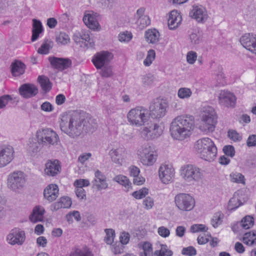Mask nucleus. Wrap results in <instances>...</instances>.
Wrapping results in <instances>:
<instances>
[{
	"mask_svg": "<svg viewBox=\"0 0 256 256\" xmlns=\"http://www.w3.org/2000/svg\"><path fill=\"white\" fill-rule=\"evenodd\" d=\"M194 127V120L192 116H180L172 120L170 132L172 138L182 140L190 136Z\"/></svg>",
	"mask_w": 256,
	"mask_h": 256,
	"instance_id": "f257e3e1",
	"label": "nucleus"
},
{
	"mask_svg": "<svg viewBox=\"0 0 256 256\" xmlns=\"http://www.w3.org/2000/svg\"><path fill=\"white\" fill-rule=\"evenodd\" d=\"M82 117L78 114L62 116L60 128L62 132L74 138L82 132Z\"/></svg>",
	"mask_w": 256,
	"mask_h": 256,
	"instance_id": "f03ea898",
	"label": "nucleus"
},
{
	"mask_svg": "<svg viewBox=\"0 0 256 256\" xmlns=\"http://www.w3.org/2000/svg\"><path fill=\"white\" fill-rule=\"evenodd\" d=\"M194 148L200 158L205 160L213 161L216 156L217 148L210 138H204L198 140L194 145Z\"/></svg>",
	"mask_w": 256,
	"mask_h": 256,
	"instance_id": "7ed1b4c3",
	"label": "nucleus"
},
{
	"mask_svg": "<svg viewBox=\"0 0 256 256\" xmlns=\"http://www.w3.org/2000/svg\"><path fill=\"white\" fill-rule=\"evenodd\" d=\"M138 155L140 162L146 166H152L158 156L154 147L148 142H145L140 146Z\"/></svg>",
	"mask_w": 256,
	"mask_h": 256,
	"instance_id": "20e7f679",
	"label": "nucleus"
},
{
	"mask_svg": "<svg viewBox=\"0 0 256 256\" xmlns=\"http://www.w3.org/2000/svg\"><path fill=\"white\" fill-rule=\"evenodd\" d=\"M216 123L217 116L214 109L211 106L204 108L200 129L206 133L212 132L214 131Z\"/></svg>",
	"mask_w": 256,
	"mask_h": 256,
	"instance_id": "39448f33",
	"label": "nucleus"
},
{
	"mask_svg": "<svg viewBox=\"0 0 256 256\" xmlns=\"http://www.w3.org/2000/svg\"><path fill=\"white\" fill-rule=\"evenodd\" d=\"M37 140L42 144V146L50 147L58 144L59 137L56 132L51 128H42L36 132Z\"/></svg>",
	"mask_w": 256,
	"mask_h": 256,
	"instance_id": "423d86ee",
	"label": "nucleus"
},
{
	"mask_svg": "<svg viewBox=\"0 0 256 256\" xmlns=\"http://www.w3.org/2000/svg\"><path fill=\"white\" fill-rule=\"evenodd\" d=\"M127 118L131 124L139 126L144 125L150 116L148 110L140 106L132 109L128 114Z\"/></svg>",
	"mask_w": 256,
	"mask_h": 256,
	"instance_id": "0eeeda50",
	"label": "nucleus"
},
{
	"mask_svg": "<svg viewBox=\"0 0 256 256\" xmlns=\"http://www.w3.org/2000/svg\"><path fill=\"white\" fill-rule=\"evenodd\" d=\"M174 202L176 207L180 211L189 212L195 206L194 198L190 194L180 193L174 196Z\"/></svg>",
	"mask_w": 256,
	"mask_h": 256,
	"instance_id": "6e6552de",
	"label": "nucleus"
},
{
	"mask_svg": "<svg viewBox=\"0 0 256 256\" xmlns=\"http://www.w3.org/2000/svg\"><path fill=\"white\" fill-rule=\"evenodd\" d=\"M180 175L188 182L198 181L202 177V172L198 167L192 164H186L180 168Z\"/></svg>",
	"mask_w": 256,
	"mask_h": 256,
	"instance_id": "1a4fd4ad",
	"label": "nucleus"
},
{
	"mask_svg": "<svg viewBox=\"0 0 256 256\" xmlns=\"http://www.w3.org/2000/svg\"><path fill=\"white\" fill-rule=\"evenodd\" d=\"M168 104L160 99L154 100L150 106V118L153 119H160L164 117L166 112Z\"/></svg>",
	"mask_w": 256,
	"mask_h": 256,
	"instance_id": "9d476101",
	"label": "nucleus"
},
{
	"mask_svg": "<svg viewBox=\"0 0 256 256\" xmlns=\"http://www.w3.org/2000/svg\"><path fill=\"white\" fill-rule=\"evenodd\" d=\"M8 181V188L16 192L24 186L26 182L24 174L22 172H14L9 176Z\"/></svg>",
	"mask_w": 256,
	"mask_h": 256,
	"instance_id": "9b49d317",
	"label": "nucleus"
},
{
	"mask_svg": "<svg viewBox=\"0 0 256 256\" xmlns=\"http://www.w3.org/2000/svg\"><path fill=\"white\" fill-rule=\"evenodd\" d=\"M112 58L113 55L111 52L102 51L94 54L92 61L96 69L98 70L101 69L102 66L108 65Z\"/></svg>",
	"mask_w": 256,
	"mask_h": 256,
	"instance_id": "f8f14e48",
	"label": "nucleus"
},
{
	"mask_svg": "<svg viewBox=\"0 0 256 256\" xmlns=\"http://www.w3.org/2000/svg\"><path fill=\"white\" fill-rule=\"evenodd\" d=\"M25 239L24 232L18 228L12 230L6 238L8 243L12 245H22Z\"/></svg>",
	"mask_w": 256,
	"mask_h": 256,
	"instance_id": "ddd939ff",
	"label": "nucleus"
},
{
	"mask_svg": "<svg viewBox=\"0 0 256 256\" xmlns=\"http://www.w3.org/2000/svg\"><path fill=\"white\" fill-rule=\"evenodd\" d=\"M48 60L52 66L59 71H62L72 66V62L68 58H57L50 56Z\"/></svg>",
	"mask_w": 256,
	"mask_h": 256,
	"instance_id": "4468645a",
	"label": "nucleus"
},
{
	"mask_svg": "<svg viewBox=\"0 0 256 256\" xmlns=\"http://www.w3.org/2000/svg\"><path fill=\"white\" fill-rule=\"evenodd\" d=\"M14 150L12 146H0V168L8 164L14 158Z\"/></svg>",
	"mask_w": 256,
	"mask_h": 256,
	"instance_id": "2eb2a0df",
	"label": "nucleus"
},
{
	"mask_svg": "<svg viewBox=\"0 0 256 256\" xmlns=\"http://www.w3.org/2000/svg\"><path fill=\"white\" fill-rule=\"evenodd\" d=\"M162 132V128L159 125L155 123L148 128L145 127L141 132L142 136L147 140L158 138L160 136Z\"/></svg>",
	"mask_w": 256,
	"mask_h": 256,
	"instance_id": "dca6fc26",
	"label": "nucleus"
},
{
	"mask_svg": "<svg viewBox=\"0 0 256 256\" xmlns=\"http://www.w3.org/2000/svg\"><path fill=\"white\" fill-rule=\"evenodd\" d=\"M158 172L160 178L164 184H168L172 181L174 175V170L172 166L166 164L160 166Z\"/></svg>",
	"mask_w": 256,
	"mask_h": 256,
	"instance_id": "f3484780",
	"label": "nucleus"
},
{
	"mask_svg": "<svg viewBox=\"0 0 256 256\" xmlns=\"http://www.w3.org/2000/svg\"><path fill=\"white\" fill-rule=\"evenodd\" d=\"M236 98L232 92L228 91H222L219 96V102L226 107H234Z\"/></svg>",
	"mask_w": 256,
	"mask_h": 256,
	"instance_id": "a211bd4d",
	"label": "nucleus"
},
{
	"mask_svg": "<svg viewBox=\"0 0 256 256\" xmlns=\"http://www.w3.org/2000/svg\"><path fill=\"white\" fill-rule=\"evenodd\" d=\"M94 179L92 181V185L94 188L98 190L106 189L108 186L106 182V177L100 170H97L94 172Z\"/></svg>",
	"mask_w": 256,
	"mask_h": 256,
	"instance_id": "6ab92c4d",
	"label": "nucleus"
},
{
	"mask_svg": "<svg viewBox=\"0 0 256 256\" xmlns=\"http://www.w3.org/2000/svg\"><path fill=\"white\" fill-rule=\"evenodd\" d=\"M20 94L25 98H32L38 93L37 87L31 84H24L19 88Z\"/></svg>",
	"mask_w": 256,
	"mask_h": 256,
	"instance_id": "aec40b11",
	"label": "nucleus"
},
{
	"mask_svg": "<svg viewBox=\"0 0 256 256\" xmlns=\"http://www.w3.org/2000/svg\"><path fill=\"white\" fill-rule=\"evenodd\" d=\"M190 16L198 22H204L208 18L206 9L202 6H196L190 12Z\"/></svg>",
	"mask_w": 256,
	"mask_h": 256,
	"instance_id": "412c9836",
	"label": "nucleus"
},
{
	"mask_svg": "<svg viewBox=\"0 0 256 256\" xmlns=\"http://www.w3.org/2000/svg\"><path fill=\"white\" fill-rule=\"evenodd\" d=\"M240 42L244 48L251 52L252 48H254L256 44V34H246L240 38Z\"/></svg>",
	"mask_w": 256,
	"mask_h": 256,
	"instance_id": "4be33fe9",
	"label": "nucleus"
},
{
	"mask_svg": "<svg viewBox=\"0 0 256 256\" xmlns=\"http://www.w3.org/2000/svg\"><path fill=\"white\" fill-rule=\"evenodd\" d=\"M61 170L59 161L57 160H49L46 164L44 172L49 176H55L60 172Z\"/></svg>",
	"mask_w": 256,
	"mask_h": 256,
	"instance_id": "5701e85b",
	"label": "nucleus"
},
{
	"mask_svg": "<svg viewBox=\"0 0 256 256\" xmlns=\"http://www.w3.org/2000/svg\"><path fill=\"white\" fill-rule=\"evenodd\" d=\"M58 188L56 184H50L44 190V196L49 202L54 200L58 195Z\"/></svg>",
	"mask_w": 256,
	"mask_h": 256,
	"instance_id": "b1692460",
	"label": "nucleus"
},
{
	"mask_svg": "<svg viewBox=\"0 0 256 256\" xmlns=\"http://www.w3.org/2000/svg\"><path fill=\"white\" fill-rule=\"evenodd\" d=\"M82 132H88L95 131L98 127L96 120L91 117L82 118Z\"/></svg>",
	"mask_w": 256,
	"mask_h": 256,
	"instance_id": "393cba45",
	"label": "nucleus"
},
{
	"mask_svg": "<svg viewBox=\"0 0 256 256\" xmlns=\"http://www.w3.org/2000/svg\"><path fill=\"white\" fill-rule=\"evenodd\" d=\"M182 18L180 13L176 10L172 11L169 15L168 24L170 30H174L180 24Z\"/></svg>",
	"mask_w": 256,
	"mask_h": 256,
	"instance_id": "a878e982",
	"label": "nucleus"
},
{
	"mask_svg": "<svg viewBox=\"0 0 256 256\" xmlns=\"http://www.w3.org/2000/svg\"><path fill=\"white\" fill-rule=\"evenodd\" d=\"M125 150L122 147H119L116 148H112L108 152L112 160L118 164H122Z\"/></svg>",
	"mask_w": 256,
	"mask_h": 256,
	"instance_id": "bb28decb",
	"label": "nucleus"
},
{
	"mask_svg": "<svg viewBox=\"0 0 256 256\" xmlns=\"http://www.w3.org/2000/svg\"><path fill=\"white\" fill-rule=\"evenodd\" d=\"M44 209L40 206L34 208L32 214L29 216L30 220L34 223L42 221L43 220Z\"/></svg>",
	"mask_w": 256,
	"mask_h": 256,
	"instance_id": "cd10ccee",
	"label": "nucleus"
},
{
	"mask_svg": "<svg viewBox=\"0 0 256 256\" xmlns=\"http://www.w3.org/2000/svg\"><path fill=\"white\" fill-rule=\"evenodd\" d=\"M43 30V26L41 22L36 19H33L31 40L32 42L36 41L39 37L40 34H41Z\"/></svg>",
	"mask_w": 256,
	"mask_h": 256,
	"instance_id": "c85d7f7f",
	"label": "nucleus"
},
{
	"mask_svg": "<svg viewBox=\"0 0 256 256\" xmlns=\"http://www.w3.org/2000/svg\"><path fill=\"white\" fill-rule=\"evenodd\" d=\"M11 72L12 75L14 76H18L22 74L25 71V64L18 60H16L11 65Z\"/></svg>",
	"mask_w": 256,
	"mask_h": 256,
	"instance_id": "c756f323",
	"label": "nucleus"
},
{
	"mask_svg": "<svg viewBox=\"0 0 256 256\" xmlns=\"http://www.w3.org/2000/svg\"><path fill=\"white\" fill-rule=\"evenodd\" d=\"M71 199L68 196H62L59 200L54 204V209L57 210L62 208H69L72 205Z\"/></svg>",
	"mask_w": 256,
	"mask_h": 256,
	"instance_id": "7c9ffc66",
	"label": "nucleus"
},
{
	"mask_svg": "<svg viewBox=\"0 0 256 256\" xmlns=\"http://www.w3.org/2000/svg\"><path fill=\"white\" fill-rule=\"evenodd\" d=\"M145 37L149 43L156 44L159 40L160 33L156 29L148 30L146 32Z\"/></svg>",
	"mask_w": 256,
	"mask_h": 256,
	"instance_id": "2f4dec72",
	"label": "nucleus"
},
{
	"mask_svg": "<svg viewBox=\"0 0 256 256\" xmlns=\"http://www.w3.org/2000/svg\"><path fill=\"white\" fill-rule=\"evenodd\" d=\"M38 80L42 89L45 92H48L51 90L52 83L48 77L44 76H40Z\"/></svg>",
	"mask_w": 256,
	"mask_h": 256,
	"instance_id": "473e14b6",
	"label": "nucleus"
},
{
	"mask_svg": "<svg viewBox=\"0 0 256 256\" xmlns=\"http://www.w3.org/2000/svg\"><path fill=\"white\" fill-rule=\"evenodd\" d=\"M83 21L84 23L91 29L96 28L98 22L96 18L90 14L84 15L83 18Z\"/></svg>",
	"mask_w": 256,
	"mask_h": 256,
	"instance_id": "72a5a7b5",
	"label": "nucleus"
},
{
	"mask_svg": "<svg viewBox=\"0 0 256 256\" xmlns=\"http://www.w3.org/2000/svg\"><path fill=\"white\" fill-rule=\"evenodd\" d=\"M224 215L220 212H216L211 220V224L214 228L218 227L222 222Z\"/></svg>",
	"mask_w": 256,
	"mask_h": 256,
	"instance_id": "f704fd0d",
	"label": "nucleus"
},
{
	"mask_svg": "<svg viewBox=\"0 0 256 256\" xmlns=\"http://www.w3.org/2000/svg\"><path fill=\"white\" fill-rule=\"evenodd\" d=\"M161 248L160 250H156L154 252V256H172L173 252L168 249L166 244L160 245Z\"/></svg>",
	"mask_w": 256,
	"mask_h": 256,
	"instance_id": "c9c22d12",
	"label": "nucleus"
},
{
	"mask_svg": "<svg viewBox=\"0 0 256 256\" xmlns=\"http://www.w3.org/2000/svg\"><path fill=\"white\" fill-rule=\"evenodd\" d=\"M113 180L128 188H129L132 184L130 180L126 176L121 174L116 176L113 178Z\"/></svg>",
	"mask_w": 256,
	"mask_h": 256,
	"instance_id": "e433bc0d",
	"label": "nucleus"
},
{
	"mask_svg": "<svg viewBox=\"0 0 256 256\" xmlns=\"http://www.w3.org/2000/svg\"><path fill=\"white\" fill-rule=\"evenodd\" d=\"M254 218L250 216H246L240 222V226L245 230L250 228L254 225Z\"/></svg>",
	"mask_w": 256,
	"mask_h": 256,
	"instance_id": "4c0bfd02",
	"label": "nucleus"
},
{
	"mask_svg": "<svg viewBox=\"0 0 256 256\" xmlns=\"http://www.w3.org/2000/svg\"><path fill=\"white\" fill-rule=\"evenodd\" d=\"M192 94L191 90L188 88H181L178 92V96L181 99H188Z\"/></svg>",
	"mask_w": 256,
	"mask_h": 256,
	"instance_id": "58836bf2",
	"label": "nucleus"
},
{
	"mask_svg": "<svg viewBox=\"0 0 256 256\" xmlns=\"http://www.w3.org/2000/svg\"><path fill=\"white\" fill-rule=\"evenodd\" d=\"M150 24V20L148 16H146L138 18L136 21V25L140 29H143Z\"/></svg>",
	"mask_w": 256,
	"mask_h": 256,
	"instance_id": "ea45409f",
	"label": "nucleus"
},
{
	"mask_svg": "<svg viewBox=\"0 0 256 256\" xmlns=\"http://www.w3.org/2000/svg\"><path fill=\"white\" fill-rule=\"evenodd\" d=\"M104 232L106 234V236L104 239V242L108 244H112L115 237L114 230L112 228H106L105 229Z\"/></svg>",
	"mask_w": 256,
	"mask_h": 256,
	"instance_id": "a19ab883",
	"label": "nucleus"
},
{
	"mask_svg": "<svg viewBox=\"0 0 256 256\" xmlns=\"http://www.w3.org/2000/svg\"><path fill=\"white\" fill-rule=\"evenodd\" d=\"M230 178H231V180L234 182L242 184H244L245 183L244 177L240 173L237 172H232L230 174Z\"/></svg>",
	"mask_w": 256,
	"mask_h": 256,
	"instance_id": "79ce46f5",
	"label": "nucleus"
},
{
	"mask_svg": "<svg viewBox=\"0 0 256 256\" xmlns=\"http://www.w3.org/2000/svg\"><path fill=\"white\" fill-rule=\"evenodd\" d=\"M56 42L62 44H68L70 40L68 36L65 32H60L56 36Z\"/></svg>",
	"mask_w": 256,
	"mask_h": 256,
	"instance_id": "37998d69",
	"label": "nucleus"
},
{
	"mask_svg": "<svg viewBox=\"0 0 256 256\" xmlns=\"http://www.w3.org/2000/svg\"><path fill=\"white\" fill-rule=\"evenodd\" d=\"M156 56V53L154 50H150L148 52V54L146 59L144 61V64L145 66H150L152 61L154 60Z\"/></svg>",
	"mask_w": 256,
	"mask_h": 256,
	"instance_id": "c03bdc74",
	"label": "nucleus"
},
{
	"mask_svg": "<svg viewBox=\"0 0 256 256\" xmlns=\"http://www.w3.org/2000/svg\"><path fill=\"white\" fill-rule=\"evenodd\" d=\"M148 194V190L146 188H143L138 190L132 193V196L136 199H141L144 198Z\"/></svg>",
	"mask_w": 256,
	"mask_h": 256,
	"instance_id": "a18cd8bd",
	"label": "nucleus"
},
{
	"mask_svg": "<svg viewBox=\"0 0 256 256\" xmlns=\"http://www.w3.org/2000/svg\"><path fill=\"white\" fill-rule=\"evenodd\" d=\"M242 203L240 200L235 197L231 198L228 204V208L230 210H234L239 207Z\"/></svg>",
	"mask_w": 256,
	"mask_h": 256,
	"instance_id": "49530a36",
	"label": "nucleus"
},
{
	"mask_svg": "<svg viewBox=\"0 0 256 256\" xmlns=\"http://www.w3.org/2000/svg\"><path fill=\"white\" fill-rule=\"evenodd\" d=\"M100 74L102 77L104 78L112 76L113 74L112 66H109V64L102 66L101 68Z\"/></svg>",
	"mask_w": 256,
	"mask_h": 256,
	"instance_id": "de8ad7c7",
	"label": "nucleus"
},
{
	"mask_svg": "<svg viewBox=\"0 0 256 256\" xmlns=\"http://www.w3.org/2000/svg\"><path fill=\"white\" fill-rule=\"evenodd\" d=\"M228 137L234 142H240L242 136L235 130H229L228 132Z\"/></svg>",
	"mask_w": 256,
	"mask_h": 256,
	"instance_id": "09e8293b",
	"label": "nucleus"
},
{
	"mask_svg": "<svg viewBox=\"0 0 256 256\" xmlns=\"http://www.w3.org/2000/svg\"><path fill=\"white\" fill-rule=\"evenodd\" d=\"M44 146H42V144L41 143H40L38 140L36 142H30L29 147H28V150L30 152H32V153H36L38 152H39L41 148L43 147Z\"/></svg>",
	"mask_w": 256,
	"mask_h": 256,
	"instance_id": "8fccbe9b",
	"label": "nucleus"
},
{
	"mask_svg": "<svg viewBox=\"0 0 256 256\" xmlns=\"http://www.w3.org/2000/svg\"><path fill=\"white\" fill-rule=\"evenodd\" d=\"M208 228L202 224H194L191 226L190 232L193 233L200 232H206Z\"/></svg>",
	"mask_w": 256,
	"mask_h": 256,
	"instance_id": "3c124183",
	"label": "nucleus"
},
{
	"mask_svg": "<svg viewBox=\"0 0 256 256\" xmlns=\"http://www.w3.org/2000/svg\"><path fill=\"white\" fill-rule=\"evenodd\" d=\"M51 42L49 41L48 42H45L43 43L40 47L38 48V52L39 54H48L49 52L50 48H51L50 46Z\"/></svg>",
	"mask_w": 256,
	"mask_h": 256,
	"instance_id": "603ef678",
	"label": "nucleus"
},
{
	"mask_svg": "<svg viewBox=\"0 0 256 256\" xmlns=\"http://www.w3.org/2000/svg\"><path fill=\"white\" fill-rule=\"evenodd\" d=\"M182 254L183 255L188 256H194L196 254V250L194 247L190 246L186 248H184L182 250Z\"/></svg>",
	"mask_w": 256,
	"mask_h": 256,
	"instance_id": "864d4df0",
	"label": "nucleus"
},
{
	"mask_svg": "<svg viewBox=\"0 0 256 256\" xmlns=\"http://www.w3.org/2000/svg\"><path fill=\"white\" fill-rule=\"evenodd\" d=\"M190 39L192 44H200L202 40V36L200 33H192L190 35Z\"/></svg>",
	"mask_w": 256,
	"mask_h": 256,
	"instance_id": "5fc2aeb1",
	"label": "nucleus"
},
{
	"mask_svg": "<svg viewBox=\"0 0 256 256\" xmlns=\"http://www.w3.org/2000/svg\"><path fill=\"white\" fill-rule=\"evenodd\" d=\"M70 256H93V254L89 250H76L74 252H71Z\"/></svg>",
	"mask_w": 256,
	"mask_h": 256,
	"instance_id": "6e6d98bb",
	"label": "nucleus"
},
{
	"mask_svg": "<svg viewBox=\"0 0 256 256\" xmlns=\"http://www.w3.org/2000/svg\"><path fill=\"white\" fill-rule=\"evenodd\" d=\"M12 100V96L8 94L0 96V109L4 108L8 104V102Z\"/></svg>",
	"mask_w": 256,
	"mask_h": 256,
	"instance_id": "4d7b16f0",
	"label": "nucleus"
},
{
	"mask_svg": "<svg viewBox=\"0 0 256 256\" xmlns=\"http://www.w3.org/2000/svg\"><path fill=\"white\" fill-rule=\"evenodd\" d=\"M130 238V235L128 232H122L120 236V240L122 244H126L128 243Z\"/></svg>",
	"mask_w": 256,
	"mask_h": 256,
	"instance_id": "13d9d810",
	"label": "nucleus"
},
{
	"mask_svg": "<svg viewBox=\"0 0 256 256\" xmlns=\"http://www.w3.org/2000/svg\"><path fill=\"white\" fill-rule=\"evenodd\" d=\"M224 152L228 156L233 157L235 154V150L234 147L231 145L225 146L223 148Z\"/></svg>",
	"mask_w": 256,
	"mask_h": 256,
	"instance_id": "bf43d9fd",
	"label": "nucleus"
},
{
	"mask_svg": "<svg viewBox=\"0 0 256 256\" xmlns=\"http://www.w3.org/2000/svg\"><path fill=\"white\" fill-rule=\"evenodd\" d=\"M154 82V76L150 74L144 76L142 79V82L144 86H150Z\"/></svg>",
	"mask_w": 256,
	"mask_h": 256,
	"instance_id": "052dcab7",
	"label": "nucleus"
},
{
	"mask_svg": "<svg viewBox=\"0 0 256 256\" xmlns=\"http://www.w3.org/2000/svg\"><path fill=\"white\" fill-rule=\"evenodd\" d=\"M132 38L131 33L126 32L120 33L118 35V40L122 42H129Z\"/></svg>",
	"mask_w": 256,
	"mask_h": 256,
	"instance_id": "680f3d73",
	"label": "nucleus"
},
{
	"mask_svg": "<svg viewBox=\"0 0 256 256\" xmlns=\"http://www.w3.org/2000/svg\"><path fill=\"white\" fill-rule=\"evenodd\" d=\"M90 184L88 180L86 179H80L77 180L74 182V184L76 188H83L84 186H87Z\"/></svg>",
	"mask_w": 256,
	"mask_h": 256,
	"instance_id": "e2e57ef3",
	"label": "nucleus"
},
{
	"mask_svg": "<svg viewBox=\"0 0 256 256\" xmlns=\"http://www.w3.org/2000/svg\"><path fill=\"white\" fill-rule=\"evenodd\" d=\"M197 54L193 51L189 52L186 56L187 62L190 64H193L196 60Z\"/></svg>",
	"mask_w": 256,
	"mask_h": 256,
	"instance_id": "0e129e2a",
	"label": "nucleus"
},
{
	"mask_svg": "<svg viewBox=\"0 0 256 256\" xmlns=\"http://www.w3.org/2000/svg\"><path fill=\"white\" fill-rule=\"evenodd\" d=\"M158 234L163 238H167L170 234V230L164 226H160L158 230Z\"/></svg>",
	"mask_w": 256,
	"mask_h": 256,
	"instance_id": "69168bd1",
	"label": "nucleus"
},
{
	"mask_svg": "<svg viewBox=\"0 0 256 256\" xmlns=\"http://www.w3.org/2000/svg\"><path fill=\"white\" fill-rule=\"evenodd\" d=\"M142 249L145 256H148L152 250V246L148 242H144L142 244Z\"/></svg>",
	"mask_w": 256,
	"mask_h": 256,
	"instance_id": "338daca9",
	"label": "nucleus"
},
{
	"mask_svg": "<svg viewBox=\"0 0 256 256\" xmlns=\"http://www.w3.org/2000/svg\"><path fill=\"white\" fill-rule=\"evenodd\" d=\"M246 144L248 147L256 146V135H250L246 141Z\"/></svg>",
	"mask_w": 256,
	"mask_h": 256,
	"instance_id": "774afa93",
	"label": "nucleus"
}]
</instances>
